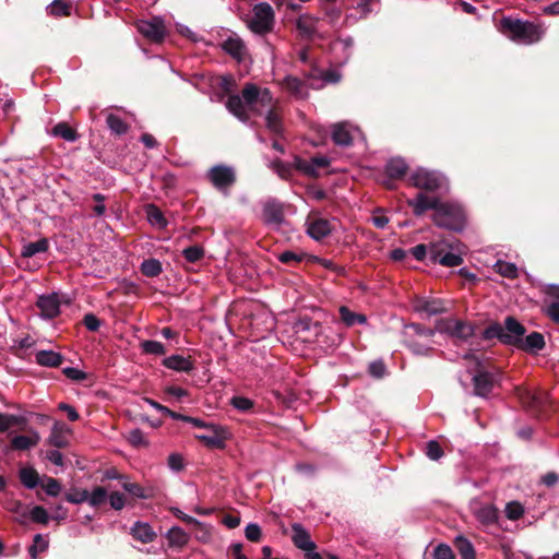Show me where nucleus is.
<instances>
[{
	"mask_svg": "<svg viewBox=\"0 0 559 559\" xmlns=\"http://www.w3.org/2000/svg\"><path fill=\"white\" fill-rule=\"evenodd\" d=\"M227 109L241 121H247L250 114H265L266 128L273 133L282 130L278 102L274 100L267 88L260 90L248 84L242 91V98L237 95L227 100Z\"/></svg>",
	"mask_w": 559,
	"mask_h": 559,
	"instance_id": "obj_1",
	"label": "nucleus"
},
{
	"mask_svg": "<svg viewBox=\"0 0 559 559\" xmlns=\"http://www.w3.org/2000/svg\"><path fill=\"white\" fill-rule=\"evenodd\" d=\"M500 31L510 39L525 45L538 41L544 34L540 25L511 17L501 20Z\"/></svg>",
	"mask_w": 559,
	"mask_h": 559,
	"instance_id": "obj_2",
	"label": "nucleus"
},
{
	"mask_svg": "<svg viewBox=\"0 0 559 559\" xmlns=\"http://www.w3.org/2000/svg\"><path fill=\"white\" fill-rule=\"evenodd\" d=\"M466 247L460 241L440 240L430 245V259L443 266H457L463 263Z\"/></svg>",
	"mask_w": 559,
	"mask_h": 559,
	"instance_id": "obj_3",
	"label": "nucleus"
},
{
	"mask_svg": "<svg viewBox=\"0 0 559 559\" xmlns=\"http://www.w3.org/2000/svg\"><path fill=\"white\" fill-rule=\"evenodd\" d=\"M433 221L438 226L461 230L465 223V214L457 204L442 203L433 214Z\"/></svg>",
	"mask_w": 559,
	"mask_h": 559,
	"instance_id": "obj_4",
	"label": "nucleus"
},
{
	"mask_svg": "<svg viewBox=\"0 0 559 559\" xmlns=\"http://www.w3.org/2000/svg\"><path fill=\"white\" fill-rule=\"evenodd\" d=\"M274 11L266 2L258 3L253 7L252 15L248 21V27L257 34H265L273 29Z\"/></svg>",
	"mask_w": 559,
	"mask_h": 559,
	"instance_id": "obj_5",
	"label": "nucleus"
},
{
	"mask_svg": "<svg viewBox=\"0 0 559 559\" xmlns=\"http://www.w3.org/2000/svg\"><path fill=\"white\" fill-rule=\"evenodd\" d=\"M230 437L226 427L214 424L202 425V431L195 435L198 440L211 449H224Z\"/></svg>",
	"mask_w": 559,
	"mask_h": 559,
	"instance_id": "obj_6",
	"label": "nucleus"
},
{
	"mask_svg": "<svg viewBox=\"0 0 559 559\" xmlns=\"http://www.w3.org/2000/svg\"><path fill=\"white\" fill-rule=\"evenodd\" d=\"M136 27L144 37L154 43H160L166 35L164 21L157 16L139 21Z\"/></svg>",
	"mask_w": 559,
	"mask_h": 559,
	"instance_id": "obj_7",
	"label": "nucleus"
},
{
	"mask_svg": "<svg viewBox=\"0 0 559 559\" xmlns=\"http://www.w3.org/2000/svg\"><path fill=\"white\" fill-rule=\"evenodd\" d=\"M436 330L440 333L449 334L460 340H466L473 335V328L456 319H445L438 321Z\"/></svg>",
	"mask_w": 559,
	"mask_h": 559,
	"instance_id": "obj_8",
	"label": "nucleus"
},
{
	"mask_svg": "<svg viewBox=\"0 0 559 559\" xmlns=\"http://www.w3.org/2000/svg\"><path fill=\"white\" fill-rule=\"evenodd\" d=\"M409 181L417 188L432 191L441 187L443 179L435 171L419 168L411 175Z\"/></svg>",
	"mask_w": 559,
	"mask_h": 559,
	"instance_id": "obj_9",
	"label": "nucleus"
},
{
	"mask_svg": "<svg viewBox=\"0 0 559 559\" xmlns=\"http://www.w3.org/2000/svg\"><path fill=\"white\" fill-rule=\"evenodd\" d=\"M525 333L524 326L512 317H508L504 326L499 328V337L507 344H520Z\"/></svg>",
	"mask_w": 559,
	"mask_h": 559,
	"instance_id": "obj_10",
	"label": "nucleus"
},
{
	"mask_svg": "<svg viewBox=\"0 0 559 559\" xmlns=\"http://www.w3.org/2000/svg\"><path fill=\"white\" fill-rule=\"evenodd\" d=\"M295 167L301 173L317 177L320 175V170L326 168L330 164L329 159L324 156H316L310 159H302L299 157L295 158Z\"/></svg>",
	"mask_w": 559,
	"mask_h": 559,
	"instance_id": "obj_11",
	"label": "nucleus"
},
{
	"mask_svg": "<svg viewBox=\"0 0 559 559\" xmlns=\"http://www.w3.org/2000/svg\"><path fill=\"white\" fill-rule=\"evenodd\" d=\"M407 331L416 336V340L409 344V347L415 354L425 355L429 350V346L425 341L429 340L433 335V331L429 329H423L417 324H412L407 328Z\"/></svg>",
	"mask_w": 559,
	"mask_h": 559,
	"instance_id": "obj_12",
	"label": "nucleus"
},
{
	"mask_svg": "<svg viewBox=\"0 0 559 559\" xmlns=\"http://www.w3.org/2000/svg\"><path fill=\"white\" fill-rule=\"evenodd\" d=\"M209 178L217 189H226L235 181V173L233 168L227 166H215L210 169Z\"/></svg>",
	"mask_w": 559,
	"mask_h": 559,
	"instance_id": "obj_13",
	"label": "nucleus"
},
{
	"mask_svg": "<svg viewBox=\"0 0 559 559\" xmlns=\"http://www.w3.org/2000/svg\"><path fill=\"white\" fill-rule=\"evenodd\" d=\"M332 229L333 226L328 219L311 216L307 221V234L314 240L325 238Z\"/></svg>",
	"mask_w": 559,
	"mask_h": 559,
	"instance_id": "obj_14",
	"label": "nucleus"
},
{
	"mask_svg": "<svg viewBox=\"0 0 559 559\" xmlns=\"http://www.w3.org/2000/svg\"><path fill=\"white\" fill-rule=\"evenodd\" d=\"M473 380L475 393L479 396H487L498 382L497 377L487 370H480Z\"/></svg>",
	"mask_w": 559,
	"mask_h": 559,
	"instance_id": "obj_15",
	"label": "nucleus"
},
{
	"mask_svg": "<svg viewBox=\"0 0 559 559\" xmlns=\"http://www.w3.org/2000/svg\"><path fill=\"white\" fill-rule=\"evenodd\" d=\"M37 306L41 311V316L51 319L59 314L60 302L56 294L40 296Z\"/></svg>",
	"mask_w": 559,
	"mask_h": 559,
	"instance_id": "obj_16",
	"label": "nucleus"
},
{
	"mask_svg": "<svg viewBox=\"0 0 559 559\" xmlns=\"http://www.w3.org/2000/svg\"><path fill=\"white\" fill-rule=\"evenodd\" d=\"M408 204L414 209L416 215H421L427 210H435V213L438 212V207L441 206L442 203L436 198L419 193L414 200H409Z\"/></svg>",
	"mask_w": 559,
	"mask_h": 559,
	"instance_id": "obj_17",
	"label": "nucleus"
},
{
	"mask_svg": "<svg viewBox=\"0 0 559 559\" xmlns=\"http://www.w3.org/2000/svg\"><path fill=\"white\" fill-rule=\"evenodd\" d=\"M70 433L71 430L66 424L57 421L52 426L49 443L57 448H63L69 443Z\"/></svg>",
	"mask_w": 559,
	"mask_h": 559,
	"instance_id": "obj_18",
	"label": "nucleus"
},
{
	"mask_svg": "<svg viewBox=\"0 0 559 559\" xmlns=\"http://www.w3.org/2000/svg\"><path fill=\"white\" fill-rule=\"evenodd\" d=\"M40 436L36 430L29 429L26 435L15 436L11 440L14 450H28L38 444Z\"/></svg>",
	"mask_w": 559,
	"mask_h": 559,
	"instance_id": "obj_19",
	"label": "nucleus"
},
{
	"mask_svg": "<svg viewBox=\"0 0 559 559\" xmlns=\"http://www.w3.org/2000/svg\"><path fill=\"white\" fill-rule=\"evenodd\" d=\"M262 218L267 225L280 226L284 219L283 207L276 203H266L263 207Z\"/></svg>",
	"mask_w": 559,
	"mask_h": 559,
	"instance_id": "obj_20",
	"label": "nucleus"
},
{
	"mask_svg": "<svg viewBox=\"0 0 559 559\" xmlns=\"http://www.w3.org/2000/svg\"><path fill=\"white\" fill-rule=\"evenodd\" d=\"M293 542L296 547L304 551H312L316 548L314 543L310 539L309 534L299 524L293 525Z\"/></svg>",
	"mask_w": 559,
	"mask_h": 559,
	"instance_id": "obj_21",
	"label": "nucleus"
},
{
	"mask_svg": "<svg viewBox=\"0 0 559 559\" xmlns=\"http://www.w3.org/2000/svg\"><path fill=\"white\" fill-rule=\"evenodd\" d=\"M283 88L296 98H305L308 95V86L297 78L287 76L282 83Z\"/></svg>",
	"mask_w": 559,
	"mask_h": 559,
	"instance_id": "obj_22",
	"label": "nucleus"
},
{
	"mask_svg": "<svg viewBox=\"0 0 559 559\" xmlns=\"http://www.w3.org/2000/svg\"><path fill=\"white\" fill-rule=\"evenodd\" d=\"M131 534L136 540L143 544L152 543L156 537V533L151 525L143 522H136L131 528Z\"/></svg>",
	"mask_w": 559,
	"mask_h": 559,
	"instance_id": "obj_23",
	"label": "nucleus"
},
{
	"mask_svg": "<svg viewBox=\"0 0 559 559\" xmlns=\"http://www.w3.org/2000/svg\"><path fill=\"white\" fill-rule=\"evenodd\" d=\"M223 49L234 58L241 60L246 56L243 41L237 36H230L223 43Z\"/></svg>",
	"mask_w": 559,
	"mask_h": 559,
	"instance_id": "obj_24",
	"label": "nucleus"
},
{
	"mask_svg": "<svg viewBox=\"0 0 559 559\" xmlns=\"http://www.w3.org/2000/svg\"><path fill=\"white\" fill-rule=\"evenodd\" d=\"M36 362L44 367H58L63 361V356L53 350H38L35 355Z\"/></svg>",
	"mask_w": 559,
	"mask_h": 559,
	"instance_id": "obj_25",
	"label": "nucleus"
},
{
	"mask_svg": "<svg viewBox=\"0 0 559 559\" xmlns=\"http://www.w3.org/2000/svg\"><path fill=\"white\" fill-rule=\"evenodd\" d=\"M166 538L168 545L175 548H183L189 542V535L179 526L171 527L167 532Z\"/></svg>",
	"mask_w": 559,
	"mask_h": 559,
	"instance_id": "obj_26",
	"label": "nucleus"
},
{
	"mask_svg": "<svg viewBox=\"0 0 559 559\" xmlns=\"http://www.w3.org/2000/svg\"><path fill=\"white\" fill-rule=\"evenodd\" d=\"M318 20L310 15H300L297 20V29L302 37H311L316 33Z\"/></svg>",
	"mask_w": 559,
	"mask_h": 559,
	"instance_id": "obj_27",
	"label": "nucleus"
},
{
	"mask_svg": "<svg viewBox=\"0 0 559 559\" xmlns=\"http://www.w3.org/2000/svg\"><path fill=\"white\" fill-rule=\"evenodd\" d=\"M332 138L336 144L349 145L353 141V130L346 123H337L333 127Z\"/></svg>",
	"mask_w": 559,
	"mask_h": 559,
	"instance_id": "obj_28",
	"label": "nucleus"
},
{
	"mask_svg": "<svg viewBox=\"0 0 559 559\" xmlns=\"http://www.w3.org/2000/svg\"><path fill=\"white\" fill-rule=\"evenodd\" d=\"M163 364L165 367L176 370V371L188 372L193 369L192 361L190 359L179 356V355H174V356L165 358Z\"/></svg>",
	"mask_w": 559,
	"mask_h": 559,
	"instance_id": "obj_29",
	"label": "nucleus"
},
{
	"mask_svg": "<svg viewBox=\"0 0 559 559\" xmlns=\"http://www.w3.org/2000/svg\"><path fill=\"white\" fill-rule=\"evenodd\" d=\"M416 310L427 316H433L444 310V304L439 299H423L417 302Z\"/></svg>",
	"mask_w": 559,
	"mask_h": 559,
	"instance_id": "obj_30",
	"label": "nucleus"
},
{
	"mask_svg": "<svg viewBox=\"0 0 559 559\" xmlns=\"http://www.w3.org/2000/svg\"><path fill=\"white\" fill-rule=\"evenodd\" d=\"M478 521L483 524H492L498 518V511L492 504H484L474 511Z\"/></svg>",
	"mask_w": 559,
	"mask_h": 559,
	"instance_id": "obj_31",
	"label": "nucleus"
},
{
	"mask_svg": "<svg viewBox=\"0 0 559 559\" xmlns=\"http://www.w3.org/2000/svg\"><path fill=\"white\" fill-rule=\"evenodd\" d=\"M521 343V347L524 348L525 350H530V352H535V350H539L544 347L545 345V342H544V336L540 334V333H532L530 335H527L525 337V340Z\"/></svg>",
	"mask_w": 559,
	"mask_h": 559,
	"instance_id": "obj_32",
	"label": "nucleus"
},
{
	"mask_svg": "<svg viewBox=\"0 0 559 559\" xmlns=\"http://www.w3.org/2000/svg\"><path fill=\"white\" fill-rule=\"evenodd\" d=\"M406 163L402 158H393L386 165V173L391 178H400L406 173Z\"/></svg>",
	"mask_w": 559,
	"mask_h": 559,
	"instance_id": "obj_33",
	"label": "nucleus"
},
{
	"mask_svg": "<svg viewBox=\"0 0 559 559\" xmlns=\"http://www.w3.org/2000/svg\"><path fill=\"white\" fill-rule=\"evenodd\" d=\"M20 478L23 485L27 488H35L39 481L38 473L32 467L22 468L20 472Z\"/></svg>",
	"mask_w": 559,
	"mask_h": 559,
	"instance_id": "obj_34",
	"label": "nucleus"
},
{
	"mask_svg": "<svg viewBox=\"0 0 559 559\" xmlns=\"http://www.w3.org/2000/svg\"><path fill=\"white\" fill-rule=\"evenodd\" d=\"M146 215L148 222L158 228H163L166 226L167 222L163 215V213L159 211L158 207L154 205H148L146 209Z\"/></svg>",
	"mask_w": 559,
	"mask_h": 559,
	"instance_id": "obj_35",
	"label": "nucleus"
},
{
	"mask_svg": "<svg viewBox=\"0 0 559 559\" xmlns=\"http://www.w3.org/2000/svg\"><path fill=\"white\" fill-rule=\"evenodd\" d=\"M340 314H341V319L348 326H352L356 323H365L366 322V317L364 314L354 313L346 307L340 308Z\"/></svg>",
	"mask_w": 559,
	"mask_h": 559,
	"instance_id": "obj_36",
	"label": "nucleus"
},
{
	"mask_svg": "<svg viewBox=\"0 0 559 559\" xmlns=\"http://www.w3.org/2000/svg\"><path fill=\"white\" fill-rule=\"evenodd\" d=\"M24 418L15 415L0 413V431H7L11 427L24 425Z\"/></svg>",
	"mask_w": 559,
	"mask_h": 559,
	"instance_id": "obj_37",
	"label": "nucleus"
},
{
	"mask_svg": "<svg viewBox=\"0 0 559 559\" xmlns=\"http://www.w3.org/2000/svg\"><path fill=\"white\" fill-rule=\"evenodd\" d=\"M455 546L463 559H475V551L472 544L464 537L455 539Z\"/></svg>",
	"mask_w": 559,
	"mask_h": 559,
	"instance_id": "obj_38",
	"label": "nucleus"
},
{
	"mask_svg": "<svg viewBox=\"0 0 559 559\" xmlns=\"http://www.w3.org/2000/svg\"><path fill=\"white\" fill-rule=\"evenodd\" d=\"M48 549V540L40 534L34 536L33 545L28 551L33 559H37L38 555L45 552Z\"/></svg>",
	"mask_w": 559,
	"mask_h": 559,
	"instance_id": "obj_39",
	"label": "nucleus"
},
{
	"mask_svg": "<svg viewBox=\"0 0 559 559\" xmlns=\"http://www.w3.org/2000/svg\"><path fill=\"white\" fill-rule=\"evenodd\" d=\"M493 267L496 272L499 273L501 276L508 278H515L518 276V267L513 263L497 261Z\"/></svg>",
	"mask_w": 559,
	"mask_h": 559,
	"instance_id": "obj_40",
	"label": "nucleus"
},
{
	"mask_svg": "<svg viewBox=\"0 0 559 559\" xmlns=\"http://www.w3.org/2000/svg\"><path fill=\"white\" fill-rule=\"evenodd\" d=\"M55 136H60L67 141H74L76 139L75 131L72 130L67 123L60 122L56 124L51 131Z\"/></svg>",
	"mask_w": 559,
	"mask_h": 559,
	"instance_id": "obj_41",
	"label": "nucleus"
},
{
	"mask_svg": "<svg viewBox=\"0 0 559 559\" xmlns=\"http://www.w3.org/2000/svg\"><path fill=\"white\" fill-rule=\"evenodd\" d=\"M48 248L47 240L41 239L35 242H29L23 247L22 254L23 257H33L36 253L44 252Z\"/></svg>",
	"mask_w": 559,
	"mask_h": 559,
	"instance_id": "obj_42",
	"label": "nucleus"
},
{
	"mask_svg": "<svg viewBox=\"0 0 559 559\" xmlns=\"http://www.w3.org/2000/svg\"><path fill=\"white\" fill-rule=\"evenodd\" d=\"M141 271L146 276H157L162 272V264L156 259L145 260L141 264Z\"/></svg>",
	"mask_w": 559,
	"mask_h": 559,
	"instance_id": "obj_43",
	"label": "nucleus"
},
{
	"mask_svg": "<svg viewBox=\"0 0 559 559\" xmlns=\"http://www.w3.org/2000/svg\"><path fill=\"white\" fill-rule=\"evenodd\" d=\"M194 537L201 543H209L212 538V527L205 523L198 522L194 526Z\"/></svg>",
	"mask_w": 559,
	"mask_h": 559,
	"instance_id": "obj_44",
	"label": "nucleus"
},
{
	"mask_svg": "<svg viewBox=\"0 0 559 559\" xmlns=\"http://www.w3.org/2000/svg\"><path fill=\"white\" fill-rule=\"evenodd\" d=\"M107 499V491L103 487H96L91 492L88 491L87 502L92 507H98Z\"/></svg>",
	"mask_w": 559,
	"mask_h": 559,
	"instance_id": "obj_45",
	"label": "nucleus"
},
{
	"mask_svg": "<svg viewBox=\"0 0 559 559\" xmlns=\"http://www.w3.org/2000/svg\"><path fill=\"white\" fill-rule=\"evenodd\" d=\"M504 512L509 520L515 521L524 514V508L520 502L511 501L506 506Z\"/></svg>",
	"mask_w": 559,
	"mask_h": 559,
	"instance_id": "obj_46",
	"label": "nucleus"
},
{
	"mask_svg": "<svg viewBox=\"0 0 559 559\" xmlns=\"http://www.w3.org/2000/svg\"><path fill=\"white\" fill-rule=\"evenodd\" d=\"M107 124L110 130L117 134L127 132V124L116 115L110 114L107 117Z\"/></svg>",
	"mask_w": 559,
	"mask_h": 559,
	"instance_id": "obj_47",
	"label": "nucleus"
},
{
	"mask_svg": "<svg viewBox=\"0 0 559 559\" xmlns=\"http://www.w3.org/2000/svg\"><path fill=\"white\" fill-rule=\"evenodd\" d=\"M70 5L66 0H55L49 5V13L56 16L69 15Z\"/></svg>",
	"mask_w": 559,
	"mask_h": 559,
	"instance_id": "obj_48",
	"label": "nucleus"
},
{
	"mask_svg": "<svg viewBox=\"0 0 559 559\" xmlns=\"http://www.w3.org/2000/svg\"><path fill=\"white\" fill-rule=\"evenodd\" d=\"M141 347L146 354L163 355L166 352L165 346L157 341H144Z\"/></svg>",
	"mask_w": 559,
	"mask_h": 559,
	"instance_id": "obj_49",
	"label": "nucleus"
},
{
	"mask_svg": "<svg viewBox=\"0 0 559 559\" xmlns=\"http://www.w3.org/2000/svg\"><path fill=\"white\" fill-rule=\"evenodd\" d=\"M66 499L71 503H83L87 502L88 491L85 489H72L66 496Z\"/></svg>",
	"mask_w": 559,
	"mask_h": 559,
	"instance_id": "obj_50",
	"label": "nucleus"
},
{
	"mask_svg": "<svg viewBox=\"0 0 559 559\" xmlns=\"http://www.w3.org/2000/svg\"><path fill=\"white\" fill-rule=\"evenodd\" d=\"M41 487L46 491L47 495L52 496V497L58 496L61 491V486L58 483V480H56L55 478H51V477H47L41 483Z\"/></svg>",
	"mask_w": 559,
	"mask_h": 559,
	"instance_id": "obj_51",
	"label": "nucleus"
},
{
	"mask_svg": "<svg viewBox=\"0 0 559 559\" xmlns=\"http://www.w3.org/2000/svg\"><path fill=\"white\" fill-rule=\"evenodd\" d=\"M230 403L240 412H248L253 407V402L245 396H234Z\"/></svg>",
	"mask_w": 559,
	"mask_h": 559,
	"instance_id": "obj_52",
	"label": "nucleus"
},
{
	"mask_svg": "<svg viewBox=\"0 0 559 559\" xmlns=\"http://www.w3.org/2000/svg\"><path fill=\"white\" fill-rule=\"evenodd\" d=\"M29 515L34 522L41 523V524H46L49 520L47 511L40 506L34 507L31 510Z\"/></svg>",
	"mask_w": 559,
	"mask_h": 559,
	"instance_id": "obj_53",
	"label": "nucleus"
},
{
	"mask_svg": "<svg viewBox=\"0 0 559 559\" xmlns=\"http://www.w3.org/2000/svg\"><path fill=\"white\" fill-rule=\"evenodd\" d=\"M183 255L189 262H197L203 257V250L199 246H192L183 250Z\"/></svg>",
	"mask_w": 559,
	"mask_h": 559,
	"instance_id": "obj_54",
	"label": "nucleus"
},
{
	"mask_svg": "<svg viewBox=\"0 0 559 559\" xmlns=\"http://www.w3.org/2000/svg\"><path fill=\"white\" fill-rule=\"evenodd\" d=\"M426 453L431 460H439L443 455L440 444L436 441L428 442Z\"/></svg>",
	"mask_w": 559,
	"mask_h": 559,
	"instance_id": "obj_55",
	"label": "nucleus"
},
{
	"mask_svg": "<svg viewBox=\"0 0 559 559\" xmlns=\"http://www.w3.org/2000/svg\"><path fill=\"white\" fill-rule=\"evenodd\" d=\"M245 535L250 542H258L261 538V528L258 524H248L245 530Z\"/></svg>",
	"mask_w": 559,
	"mask_h": 559,
	"instance_id": "obj_56",
	"label": "nucleus"
},
{
	"mask_svg": "<svg viewBox=\"0 0 559 559\" xmlns=\"http://www.w3.org/2000/svg\"><path fill=\"white\" fill-rule=\"evenodd\" d=\"M122 487L126 491H128L130 495L136 497V498H145V491L144 489L134 483L124 481L122 484Z\"/></svg>",
	"mask_w": 559,
	"mask_h": 559,
	"instance_id": "obj_57",
	"label": "nucleus"
},
{
	"mask_svg": "<svg viewBox=\"0 0 559 559\" xmlns=\"http://www.w3.org/2000/svg\"><path fill=\"white\" fill-rule=\"evenodd\" d=\"M62 372L67 378L74 381H82L86 379V373L78 368L67 367Z\"/></svg>",
	"mask_w": 559,
	"mask_h": 559,
	"instance_id": "obj_58",
	"label": "nucleus"
},
{
	"mask_svg": "<svg viewBox=\"0 0 559 559\" xmlns=\"http://www.w3.org/2000/svg\"><path fill=\"white\" fill-rule=\"evenodd\" d=\"M435 559H454V554L448 545H439L435 549Z\"/></svg>",
	"mask_w": 559,
	"mask_h": 559,
	"instance_id": "obj_59",
	"label": "nucleus"
},
{
	"mask_svg": "<svg viewBox=\"0 0 559 559\" xmlns=\"http://www.w3.org/2000/svg\"><path fill=\"white\" fill-rule=\"evenodd\" d=\"M108 499L111 508L115 510H121L124 507V496L120 492H112Z\"/></svg>",
	"mask_w": 559,
	"mask_h": 559,
	"instance_id": "obj_60",
	"label": "nucleus"
},
{
	"mask_svg": "<svg viewBox=\"0 0 559 559\" xmlns=\"http://www.w3.org/2000/svg\"><path fill=\"white\" fill-rule=\"evenodd\" d=\"M84 324L90 331H97L100 326L99 320L92 313L85 314Z\"/></svg>",
	"mask_w": 559,
	"mask_h": 559,
	"instance_id": "obj_61",
	"label": "nucleus"
},
{
	"mask_svg": "<svg viewBox=\"0 0 559 559\" xmlns=\"http://www.w3.org/2000/svg\"><path fill=\"white\" fill-rule=\"evenodd\" d=\"M59 409L67 413L68 415V418L71 420V421H75L79 419V414L78 412L69 404H66V403H60L59 404Z\"/></svg>",
	"mask_w": 559,
	"mask_h": 559,
	"instance_id": "obj_62",
	"label": "nucleus"
},
{
	"mask_svg": "<svg viewBox=\"0 0 559 559\" xmlns=\"http://www.w3.org/2000/svg\"><path fill=\"white\" fill-rule=\"evenodd\" d=\"M369 370L372 376L380 378L384 374L385 368L381 361H374L370 364Z\"/></svg>",
	"mask_w": 559,
	"mask_h": 559,
	"instance_id": "obj_63",
	"label": "nucleus"
},
{
	"mask_svg": "<svg viewBox=\"0 0 559 559\" xmlns=\"http://www.w3.org/2000/svg\"><path fill=\"white\" fill-rule=\"evenodd\" d=\"M165 392L169 395L177 397V399H181V397L188 395V392L185 389L179 388V386H167L165 389Z\"/></svg>",
	"mask_w": 559,
	"mask_h": 559,
	"instance_id": "obj_64",
	"label": "nucleus"
}]
</instances>
